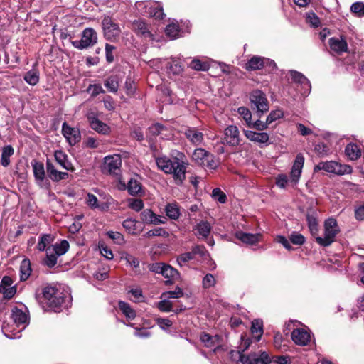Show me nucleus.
<instances>
[{"label": "nucleus", "instance_id": "nucleus-1", "mask_svg": "<svg viewBox=\"0 0 364 364\" xmlns=\"http://www.w3.org/2000/svg\"><path fill=\"white\" fill-rule=\"evenodd\" d=\"M156 164L158 168L164 173L172 175L176 184L181 186L183 183L188 163L183 154L181 153L172 159L166 156L156 157Z\"/></svg>", "mask_w": 364, "mask_h": 364}, {"label": "nucleus", "instance_id": "nucleus-2", "mask_svg": "<svg viewBox=\"0 0 364 364\" xmlns=\"http://www.w3.org/2000/svg\"><path fill=\"white\" fill-rule=\"evenodd\" d=\"M42 294L48 306L55 312H60L63 307L68 308L72 302L70 293L55 286H46Z\"/></svg>", "mask_w": 364, "mask_h": 364}, {"label": "nucleus", "instance_id": "nucleus-3", "mask_svg": "<svg viewBox=\"0 0 364 364\" xmlns=\"http://www.w3.org/2000/svg\"><path fill=\"white\" fill-rule=\"evenodd\" d=\"M11 317L19 329L14 331L9 324L4 323L2 326V332L9 339H17L21 336V332L29 324V312L28 309L24 306L23 309L18 307H14L11 310Z\"/></svg>", "mask_w": 364, "mask_h": 364}, {"label": "nucleus", "instance_id": "nucleus-4", "mask_svg": "<svg viewBox=\"0 0 364 364\" xmlns=\"http://www.w3.org/2000/svg\"><path fill=\"white\" fill-rule=\"evenodd\" d=\"M323 226V237L317 235L315 240L319 245L328 247L335 241L336 235L340 232V228L336 220L333 218L326 219Z\"/></svg>", "mask_w": 364, "mask_h": 364}, {"label": "nucleus", "instance_id": "nucleus-5", "mask_svg": "<svg viewBox=\"0 0 364 364\" xmlns=\"http://www.w3.org/2000/svg\"><path fill=\"white\" fill-rule=\"evenodd\" d=\"M135 8L139 14L144 16L154 17L159 19H163L165 16L163 7L159 2L138 1L135 3Z\"/></svg>", "mask_w": 364, "mask_h": 364}, {"label": "nucleus", "instance_id": "nucleus-6", "mask_svg": "<svg viewBox=\"0 0 364 364\" xmlns=\"http://www.w3.org/2000/svg\"><path fill=\"white\" fill-rule=\"evenodd\" d=\"M149 271L161 274L164 278L167 279L166 284H172L176 280L180 277L178 271L171 265L163 262H155L149 265Z\"/></svg>", "mask_w": 364, "mask_h": 364}, {"label": "nucleus", "instance_id": "nucleus-7", "mask_svg": "<svg viewBox=\"0 0 364 364\" xmlns=\"http://www.w3.org/2000/svg\"><path fill=\"white\" fill-rule=\"evenodd\" d=\"M250 100L252 108L255 111V115L257 118H261L269 110L268 100L264 93L261 90H256L252 91Z\"/></svg>", "mask_w": 364, "mask_h": 364}, {"label": "nucleus", "instance_id": "nucleus-8", "mask_svg": "<svg viewBox=\"0 0 364 364\" xmlns=\"http://www.w3.org/2000/svg\"><path fill=\"white\" fill-rule=\"evenodd\" d=\"M97 33L92 28H85L81 33V39L71 41L72 46L82 50L94 46L97 43Z\"/></svg>", "mask_w": 364, "mask_h": 364}, {"label": "nucleus", "instance_id": "nucleus-9", "mask_svg": "<svg viewBox=\"0 0 364 364\" xmlns=\"http://www.w3.org/2000/svg\"><path fill=\"white\" fill-rule=\"evenodd\" d=\"M315 170H323L336 175L349 174L353 171L350 165L341 164L335 161L320 162L315 166Z\"/></svg>", "mask_w": 364, "mask_h": 364}, {"label": "nucleus", "instance_id": "nucleus-10", "mask_svg": "<svg viewBox=\"0 0 364 364\" xmlns=\"http://www.w3.org/2000/svg\"><path fill=\"white\" fill-rule=\"evenodd\" d=\"M272 362V356L264 350H259L247 355L241 354L239 358L240 364H270Z\"/></svg>", "mask_w": 364, "mask_h": 364}, {"label": "nucleus", "instance_id": "nucleus-11", "mask_svg": "<svg viewBox=\"0 0 364 364\" xmlns=\"http://www.w3.org/2000/svg\"><path fill=\"white\" fill-rule=\"evenodd\" d=\"M102 26L105 39L114 41L119 36L121 29L119 25L112 21L111 16L105 15L102 21Z\"/></svg>", "mask_w": 364, "mask_h": 364}, {"label": "nucleus", "instance_id": "nucleus-12", "mask_svg": "<svg viewBox=\"0 0 364 364\" xmlns=\"http://www.w3.org/2000/svg\"><path fill=\"white\" fill-rule=\"evenodd\" d=\"M133 30L135 33L144 40L152 42L158 41L151 27L142 20H136L132 23Z\"/></svg>", "mask_w": 364, "mask_h": 364}, {"label": "nucleus", "instance_id": "nucleus-13", "mask_svg": "<svg viewBox=\"0 0 364 364\" xmlns=\"http://www.w3.org/2000/svg\"><path fill=\"white\" fill-rule=\"evenodd\" d=\"M223 143L230 146H237L240 144L241 138L239 129L235 125H229L224 130Z\"/></svg>", "mask_w": 364, "mask_h": 364}, {"label": "nucleus", "instance_id": "nucleus-14", "mask_svg": "<svg viewBox=\"0 0 364 364\" xmlns=\"http://www.w3.org/2000/svg\"><path fill=\"white\" fill-rule=\"evenodd\" d=\"M292 81L301 87V94L303 96H308L311 90V85L309 79L301 73L296 70H289Z\"/></svg>", "mask_w": 364, "mask_h": 364}, {"label": "nucleus", "instance_id": "nucleus-15", "mask_svg": "<svg viewBox=\"0 0 364 364\" xmlns=\"http://www.w3.org/2000/svg\"><path fill=\"white\" fill-rule=\"evenodd\" d=\"M87 118L90 127L97 133L101 134H108L109 133V127L107 124L100 121L95 112H88Z\"/></svg>", "mask_w": 364, "mask_h": 364}, {"label": "nucleus", "instance_id": "nucleus-16", "mask_svg": "<svg viewBox=\"0 0 364 364\" xmlns=\"http://www.w3.org/2000/svg\"><path fill=\"white\" fill-rule=\"evenodd\" d=\"M291 338L296 345L306 346L311 341V332L308 329L296 328L292 331Z\"/></svg>", "mask_w": 364, "mask_h": 364}, {"label": "nucleus", "instance_id": "nucleus-17", "mask_svg": "<svg viewBox=\"0 0 364 364\" xmlns=\"http://www.w3.org/2000/svg\"><path fill=\"white\" fill-rule=\"evenodd\" d=\"M304 164V157L302 154H298L296 156L294 161L291 173H290V183L294 186L296 185L300 179L303 166Z\"/></svg>", "mask_w": 364, "mask_h": 364}, {"label": "nucleus", "instance_id": "nucleus-18", "mask_svg": "<svg viewBox=\"0 0 364 364\" xmlns=\"http://www.w3.org/2000/svg\"><path fill=\"white\" fill-rule=\"evenodd\" d=\"M122 165V159L119 155H109L104 158L103 171L110 174H117Z\"/></svg>", "mask_w": 364, "mask_h": 364}, {"label": "nucleus", "instance_id": "nucleus-19", "mask_svg": "<svg viewBox=\"0 0 364 364\" xmlns=\"http://www.w3.org/2000/svg\"><path fill=\"white\" fill-rule=\"evenodd\" d=\"M62 134L71 146L75 145L81 139L80 130L70 127L66 122L62 125Z\"/></svg>", "mask_w": 364, "mask_h": 364}, {"label": "nucleus", "instance_id": "nucleus-20", "mask_svg": "<svg viewBox=\"0 0 364 364\" xmlns=\"http://www.w3.org/2000/svg\"><path fill=\"white\" fill-rule=\"evenodd\" d=\"M244 135L250 141L259 144L261 147L269 144V136L267 132H256L252 130H243Z\"/></svg>", "mask_w": 364, "mask_h": 364}, {"label": "nucleus", "instance_id": "nucleus-21", "mask_svg": "<svg viewBox=\"0 0 364 364\" xmlns=\"http://www.w3.org/2000/svg\"><path fill=\"white\" fill-rule=\"evenodd\" d=\"M0 293L8 299H11L16 293V287L14 285V281L10 277H3L0 283Z\"/></svg>", "mask_w": 364, "mask_h": 364}, {"label": "nucleus", "instance_id": "nucleus-22", "mask_svg": "<svg viewBox=\"0 0 364 364\" xmlns=\"http://www.w3.org/2000/svg\"><path fill=\"white\" fill-rule=\"evenodd\" d=\"M144 223L159 225L165 223L166 218L155 214L151 209H145L140 214Z\"/></svg>", "mask_w": 364, "mask_h": 364}, {"label": "nucleus", "instance_id": "nucleus-23", "mask_svg": "<svg viewBox=\"0 0 364 364\" xmlns=\"http://www.w3.org/2000/svg\"><path fill=\"white\" fill-rule=\"evenodd\" d=\"M46 171L48 178L54 182H58L68 178L67 172L58 171L55 166L48 159L46 161Z\"/></svg>", "mask_w": 364, "mask_h": 364}, {"label": "nucleus", "instance_id": "nucleus-24", "mask_svg": "<svg viewBox=\"0 0 364 364\" xmlns=\"http://www.w3.org/2000/svg\"><path fill=\"white\" fill-rule=\"evenodd\" d=\"M185 136L193 145L198 146L203 141V134L196 127H188L185 130Z\"/></svg>", "mask_w": 364, "mask_h": 364}, {"label": "nucleus", "instance_id": "nucleus-25", "mask_svg": "<svg viewBox=\"0 0 364 364\" xmlns=\"http://www.w3.org/2000/svg\"><path fill=\"white\" fill-rule=\"evenodd\" d=\"M235 237L246 245H253L259 242L261 235L259 233L253 234L243 231H237L235 233Z\"/></svg>", "mask_w": 364, "mask_h": 364}, {"label": "nucleus", "instance_id": "nucleus-26", "mask_svg": "<svg viewBox=\"0 0 364 364\" xmlns=\"http://www.w3.org/2000/svg\"><path fill=\"white\" fill-rule=\"evenodd\" d=\"M200 339L205 347L214 348L215 352L220 346L221 337L218 335L211 336L206 333H202Z\"/></svg>", "mask_w": 364, "mask_h": 364}, {"label": "nucleus", "instance_id": "nucleus-27", "mask_svg": "<svg viewBox=\"0 0 364 364\" xmlns=\"http://www.w3.org/2000/svg\"><path fill=\"white\" fill-rule=\"evenodd\" d=\"M345 154L350 161L358 160L362 154V149L357 144L350 142L345 147Z\"/></svg>", "mask_w": 364, "mask_h": 364}, {"label": "nucleus", "instance_id": "nucleus-28", "mask_svg": "<svg viewBox=\"0 0 364 364\" xmlns=\"http://www.w3.org/2000/svg\"><path fill=\"white\" fill-rule=\"evenodd\" d=\"M330 48L337 53L347 51L348 44L344 38L333 37L329 39Z\"/></svg>", "mask_w": 364, "mask_h": 364}, {"label": "nucleus", "instance_id": "nucleus-29", "mask_svg": "<svg viewBox=\"0 0 364 364\" xmlns=\"http://www.w3.org/2000/svg\"><path fill=\"white\" fill-rule=\"evenodd\" d=\"M54 240L55 236L53 234H41L38 238L36 249L40 252L47 251Z\"/></svg>", "mask_w": 364, "mask_h": 364}, {"label": "nucleus", "instance_id": "nucleus-30", "mask_svg": "<svg viewBox=\"0 0 364 364\" xmlns=\"http://www.w3.org/2000/svg\"><path fill=\"white\" fill-rule=\"evenodd\" d=\"M167 72L173 75H180L183 72V66L177 58L171 57L166 63Z\"/></svg>", "mask_w": 364, "mask_h": 364}, {"label": "nucleus", "instance_id": "nucleus-31", "mask_svg": "<svg viewBox=\"0 0 364 364\" xmlns=\"http://www.w3.org/2000/svg\"><path fill=\"white\" fill-rule=\"evenodd\" d=\"M31 165L35 179L37 183L41 185L46 177L44 166L41 162L37 161H33Z\"/></svg>", "mask_w": 364, "mask_h": 364}, {"label": "nucleus", "instance_id": "nucleus-32", "mask_svg": "<svg viewBox=\"0 0 364 364\" xmlns=\"http://www.w3.org/2000/svg\"><path fill=\"white\" fill-rule=\"evenodd\" d=\"M139 225V222L132 218H127L122 223L123 228L131 235H137L141 231Z\"/></svg>", "mask_w": 364, "mask_h": 364}, {"label": "nucleus", "instance_id": "nucleus-33", "mask_svg": "<svg viewBox=\"0 0 364 364\" xmlns=\"http://www.w3.org/2000/svg\"><path fill=\"white\" fill-rule=\"evenodd\" d=\"M69 242L66 240H62L60 242H56L48 247L52 252L57 255L58 257L65 255L69 250Z\"/></svg>", "mask_w": 364, "mask_h": 364}, {"label": "nucleus", "instance_id": "nucleus-34", "mask_svg": "<svg viewBox=\"0 0 364 364\" xmlns=\"http://www.w3.org/2000/svg\"><path fill=\"white\" fill-rule=\"evenodd\" d=\"M54 156L57 163L64 169L70 171L73 168L72 164L68 161L67 154L62 150H56Z\"/></svg>", "mask_w": 364, "mask_h": 364}, {"label": "nucleus", "instance_id": "nucleus-35", "mask_svg": "<svg viewBox=\"0 0 364 364\" xmlns=\"http://www.w3.org/2000/svg\"><path fill=\"white\" fill-rule=\"evenodd\" d=\"M211 225L207 221H200L196 226V230L197 231L195 235L198 238H206L210 235L211 231Z\"/></svg>", "mask_w": 364, "mask_h": 364}, {"label": "nucleus", "instance_id": "nucleus-36", "mask_svg": "<svg viewBox=\"0 0 364 364\" xmlns=\"http://www.w3.org/2000/svg\"><path fill=\"white\" fill-rule=\"evenodd\" d=\"M264 57L255 55L252 57L245 64V69L248 71H254L263 68Z\"/></svg>", "mask_w": 364, "mask_h": 364}, {"label": "nucleus", "instance_id": "nucleus-37", "mask_svg": "<svg viewBox=\"0 0 364 364\" xmlns=\"http://www.w3.org/2000/svg\"><path fill=\"white\" fill-rule=\"evenodd\" d=\"M20 280L21 282L27 280L31 274V264L28 258L23 259L20 264Z\"/></svg>", "mask_w": 364, "mask_h": 364}, {"label": "nucleus", "instance_id": "nucleus-38", "mask_svg": "<svg viewBox=\"0 0 364 364\" xmlns=\"http://www.w3.org/2000/svg\"><path fill=\"white\" fill-rule=\"evenodd\" d=\"M210 152L207 151L204 149L202 148H198L194 150V151L192 154V160L197 164L198 165H200L202 166V165L204 164L205 159L208 157V155H209Z\"/></svg>", "mask_w": 364, "mask_h": 364}, {"label": "nucleus", "instance_id": "nucleus-39", "mask_svg": "<svg viewBox=\"0 0 364 364\" xmlns=\"http://www.w3.org/2000/svg\"><path fill=\"white\" fill-rule=\"evenodd\" d=\"M14 150L11 145L4 146L2 149L0 164L4 167L10 164V157L14 154Z\"/></svg>", "mask_w": 364, "mask_h": 364}, {"label": "nucleus", "instance_id": "nucleus-40", "mask_svg": "<svg viewBox=\"0 0 364 364\" xmlns=\"http://www.w3.org/2000/svg\"><path fill=\"white\" fill-rule=\"evenodd\" d=\"M165 33L172 40L182 36L178 25L175 23H171L166 26L165 28Z\"/></svg>", "mask_w": 364, "mask_h": 364}, {"label": "nucleus", "instance_id": "nucleus-41", "mask_svg": "<svg viewBox=\"0 0 364 364\" xmlns=\"http://www.w3.org/2000/svg\"><path fill=\"white\" fill-rule=\"evenodd\" d=\"M119 310L128 319H134L136 317V311L127 302L119 301L118 303Z\"/></svg>", "mask_w": 364, "mask_h": 364}, {"label": "nucleus", "instance_id": "nucleus-42", "mask_svg": "<svg viewBox=\"0 0 364 364\" xmlns=\"http://www.w3.org/2000/svg\"><path fill=\"white\" fill-rule=\"evenodd\" d=\"M190 68L197 71H207L210 68V64L207 61L199 58H193L188 64Z\"/></svg>", "mask_w": 364, "mask_h": 364}, {"label": "nucleus", "instance_id": "nucleus-43", "mask_svg": "<svg viewBox=\"0 0 364 364\" xmlns=\"http://www.w3.org/2000/svg\"><path fill=\"white\" fill-rule=\"evenodd\" d=\"M127 191L131 196H136L139 195L141 191V184L137 180L132 178L127 183Z\"/></svg>", "mask_w": 364, "mask_h": 364}, {"label": "nucleus", "instance_id": "nucleus-44", "mask_svg": "<svg viewBox=\"0 0 364 364\" xmlns=\"http://www.w3.org/2000/svg\"><path fill=\"white\" fill-rule=\"evenodd\" d=\"M23 79L28 85L34 86L39 82V72L32 69L25 74Z\"/></svg>", "mask_w": 364, "mask_h": 364}, {"label": "nucleus", "instance_id": "nucleus-45", "mask_svg": "<svg viewBox=\"0 0 364 364\" xmlns=\"http://www.w3.org/2000/svg\"><path fill=\"white\" fill-rule=\"evenodd\" d=\"M306 220L311 235L316 237L318 233V224L316 218L308 213L306 215Z\"/></svg>", "mask_w": 364, "mask_h": 364}, {"label": "nucleus", "instance_id": "nucleus-46", "mask_svg": "<svg viewBox=\"0 0 364 364\" xmlns=\"http://www.w3.org/2000/svg\"><path fill=\"white\" fill-rule=\"evenodd\" d=\"M165 211L166 215L173 220H176L180 216V211L176 204L168 203L166 205Z\"/></svg>", "mask_w": 364, "mask_h": 364}, {"label": "nucleus", "instance_id": "nucleus-47", "mask_svg": "<svg viewBox=\"0 0 364 364\" xmlns=\"http://www.w3.org/2000/svg\"><path fill=\"white\" fill-rule=\"evenodd\" d=\"M350 12L358 18L364 17V2L356 1L350 6Z\"/></svg>", "mask_w": 364, "mask_h": 364}, {"label": "nucleus", "instance_id": "nucleus-48", "mask_svg": "<svg viewBox=\"0 0 364 364\" xmlns=\"http://www.w3.org/2000/svg\"><path fill=\"white\" fill-rule=\"evenodd\" d=\"M184 295L183 289L176 287L174 290L166 291L161 294V298H168V299H179L183 297Z\"/></svg>", "mask_w": 364, "mask_h": 364}, {"label": "nucleus", "instance_id": "nucleus-49", "mask_svg": "<svg viewBox=\"0 0 364 364\" xmlns=\"http://www.w3.org/2000/svg\"><path fill=\"white\" fill-rule=\"evenodd\" d=\"M161 300L156 304L161 312H171L173 311V303L168 298H161Z\"/></svg>", "mask_w": 364, "mask_h": 364}, {"label": "nucleus", "instance_id": "nucleus-50", "mask_svg": "<svg viewBox=\"0 0 364 364\" xmlns=\"http://www.w3.org/2000/svg\"><path fill=\"white\" fill-rule=\"evenodd\" d=\"M127 203L128 207L136 212L142 210L144 207V203L140 198H129Z\"/></svg>", "mask_w": 364, "mask_h": 364}, {"label": "nucleus", "instance_id": "nucleus-51", "mask_svg": "<svg viewBox=\"0 0 364 364\" xmlns=\"http://www.w3.org/2000/svg\"><path fill=\"white\" fill-rule=\"evenodd\" d=\"M46 252V257L43 259V264L50 268L55 267L57 264L58 257L57 255H55V254L52 252L50 250H47Z\"/></svg>", "mask_w": 364, "mask_h": 364}, {"label": "nucleus", "instance_id": "nucleus-52", "mask_svg": "<svg viewBox=\"0 0 364 364\" xmlns=\"http://www.w3.org/2000/svg\"><path fill=\"white\" fill-rule=\"evenodd\" d=\"M305 16L306 23L309 24L311 26L317 28L321 25L319 18L314 12H307Z\"/></svg>", "mask_w": 364, "mask_h": 364}, {"label": "nucleus", "instance_id": "nucleus-53", "mask_svg": "<svg viewBox=\"0 0 364 364\" xmlns=\"http://www.w3.org/2000/svg\"><path fill=\"white\" fill-rule=\"evenodd\" d=\"M105 87L111 92H116L119 88L118 80L114 77H108L105 82Z\"/></svg>", "mask_w": 364, "mask_h": 364}, {"label": "nucleus", "instance_id": "nucleus-54", "mask_svg": "<svg viewBox=\"0 0 364 364\" xmlns=\"http://www.w3.org/2000/svg\"><path fill=\"white\" fill-rule=\"evenodd\" d=\"M289 183H290V178L289 179L284 173H279L275 178V184L281 189H285Z\"/></svg>", "mask_w": 364, "mask_h": 364}, {"label": "nucleus", "instance_id": "nucleus-55", "mask_svg": "<svg viewBox=\"0 0 364 364\" xmlns=\"http://www.w3.org/2000/svg\"><path fill=\"white\" fill-rule=\"evenodd\" d=\"M202 166L203 168L215 170L218 166V161L215 159V156L210 153Z\"/></svg>", "mask_w": 364, "mask_h": 364}, {"label": "nucleus", "instance_id": "nucleus-56", "mask_svg": "<svg viewBox=\"0 0 364 364\" xmlns=\"http://www.w3.org/2000/svg\"><path fill=\"white\" fill-rule=\"evenodd\" d=\"M237 112L242 117L247 126L250 125L252 121V113L250 110L245 107H240L237 109Z\"/></svg>", "mask_w": 364, "mask_h": 364}, {"label": "nucleus", "instance_id": "nucleus-57", "mask_svg": "<svg viewBox=\"0 0 364 364\" xmlns=\"http://www.w3.org/2000/svg\"><path fill=\"white\" fill-rule=\"evenodd\" d=\"M251 330L252 333H259L257 341H259L263 333L262 321L254 320L252 322Z\"/></svg>", "mask_w": 364, "mask_h": 364}, {"label": "nucleus", "instance_id": "nucleus-58", "mask_svg": "<svg viewBox=\"0 0 364 364\" xmlns=\"http://www.w3.org/2000/svg\"><path fill=\"white\" fill-rule=\"evenodd\" d=\"M216 284V280L214 276L210 274H206L202 280V285L204 289H209L213 287Z\"/></svg>", "mask_w": 364, "mask_h": 364}, {"label": "nucleus", "instance_id": "nucleus-59", "mask_svg": "<svg viewBox=\"0 0 364 364\" xmlns=\"http://www.w3.org/2000/svg\"><path fill=\"white\" fill-rule=\"evenodd\" d=\"M129 293L133 296V301L135 302L143 301L144 296L141 288H132L129 291Z\"/></svg>", "mask_w": 364, "mask_h": 364}, {"label": "nucleus", "instance_id": "nucleus-60", "mask_svg": "<svg viewBox=\"0 0 364 364\" xmlns=\"http://www.w3.org/2000/svg\"><path fill=\"white\" fill-rule=\"evenodd\" d=\"M212 197L220 203H225L227 199L226 195L218 188L213 190Z\"/></svg>", "mask_w": 364, "mask_h": 364}, {"label": "nucleus", "instance_id": "nucleus-61", "mask_svg": "<svg viewBox=\"0 0 364 364\" xmlns=\"http://www.w3.org/2000/svg\"><path fill=\"white\" fill-rule=\"evenodd\" d=\"M107 235L117 245H122L125 242L124 236L119 232L109 231Z\"/></svg>", "mask_w": 364, "mask_h": 364}, {"label": "nucleus", "instance_id": "nucleus-62", "mask_svg": "<svg viewBox=\"0 0 364 364\" xmlns=\"http://www.w3.org/2000/svg\"><path fill=\"white\" fill-rule=\"evenodd\" d=\"M314 151L320 156H326L330 152V149L327 144L320 142L315 145Z\"/></svg>", "mask_w": 364, "mask_h": 364}, {"label": "nucleus", "instance_id": "nucleus-63", "mask_svg": "<svg viewBox=\"0 0 364 364\" xmlns=\"http://www.w3.org/2000/svg\"><path fill=\"white\" fill-rule=\"evenodd\" d=\"M85 203L91 209H97L100 207L97 198L94 194L90 193L87 194Z\"/></svg>", "mask_w": 364, "mask_h": 364}, {"label": "nucleus", "instance_id": "nucleus-64", "mask_svg": "<svg viewBox=\"0 0 364 364\" xmlns=\"http://www.w3.org/2000/svg\"><path fill=\"white\" fill-rule=\"evenodd\" d=\"M290 241L296 245H301L305 242V237L297 232H293L289 237Z\"/></svg>", "mask_w": 364, "mask_h": 364}]
</instances>
